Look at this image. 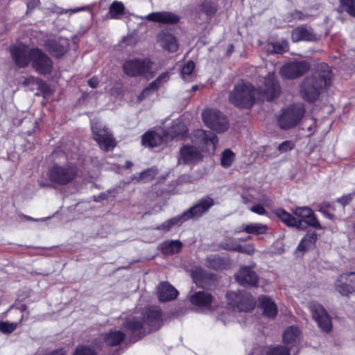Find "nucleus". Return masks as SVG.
<instances>
[{
  "label": "nucleus",
  "instance_id": "1",
  "mask_svg": "<svg viewBox=\"0 0 355 355\" xmlns=\"http://www.w3.org/2000/svg\"><path fill=\"white\" fill-rule=\"evenodd\" d=\"M257 89L252 84L241 81L230 93V101L239 107H250L256 101H272L280 93V87L274 72L262 77Z\"/></svg>",
  "mask_w": 355,
  "mask_h": 355
},
{
  "label": "nucleus",
  "instance_id": "2",
  "mask_svg": "<svg viewBox=\"0 0 355 355\" xmlns=\"http://www.w3.org/2000/svg\"><path fill=\"white\" fill-rule=\"evenodd\" d=\"M191 141L193 145H184L180 148L179 164L193 165L202 161L201 151L214 152L218 140L213 132L198 129L193 132Z\"/></svg>",
  "mask_w": 355,
  "mask_h": 355
},
{
  "label": "nucleus",
  "instance_id": "3",
  "mask_svg": "<svg viewBox=\"0 0 355 355\" xmlns=\"http://www.w3.org/2000/svg\"><path fill=\"white\" fill-rule=\"evenodd\" d=\"M162 314L158 306H149L139 315L128 317L123 328L132 335V341L142 338L147 332L156 331L162 325Z\"/></svg>",
  "mask_w": 355,
  "mask_h": 355
},
{
  "label": "nucleus",
  "instance_id": "4",
  "mask_svg": "<svg viewBox=\"0 0 355 355\" xmlns=\"http://www.w3.org/2000/svg\"><path fill=\"white\" fill-rule=\"evenodd\" d=\"M331 79L332 73L329 66L326 63H320L300 84V94L302 98L309 103L316 101L331 86Z\"/></svg>",
  "mask_w": 355,
  "mask_h": 355
},
{
  "label": "nucleus",
  "instance_id": "5",
  "mask_svg": "<svg viewBox=\"0 0 355 355\" xmlns=\"http://www.w3.org/2000/svg\"><path fill=\"white\" fill-rule=\"evenodd\" d=\"M214 204V201L211 198L208 196L203 198L189 209L185 211L179 216L166 220L162 225L156 227L155 229L164 232H168L173 227L180 226L184 221L190 218L200 217L211 207H212Z\"/></svg>",
  "mask_w": 355,
  "mask_h": 355
},
{
  "label": "nucleus",
  "instance_id": "6",
  "mask_svg": "<svg viewBox=\"0 0 355 355\" xmlns=\"http://www.w3.org/2000/svg\"><path fill=\"white\" fill-rule=\"evenodd\" d=\"M78 175L76 164L67 162L64 164H54L48 171V177L51 182L65 185L73 181Z\"/></svg>",
  "mask_w": 355,
  "mask_h": 355
},
{
  "label": "nucleus",
  "instance_id": "7",
  "mask_svg": "<svg viewBox=\"0 0 355 355\" xmlns=\"http://www.w3.org/2000/svg\"><path fill=\"white\" fill-rule=\"evenodd\" d=\"M123 73L130 77H144L150 78L153 76V62L148 58H132L127 60L123 64Z\"/></svg>",
  "mask_w": 355,
  "mask_h": 355
},
{
  "label": "nucleus",
  "instance_id": "8",
  "mask_svg": "<svg viewBox=\"0 0 355 355\" xmlns=\"http://www.w3.org/2000/svg\"><path fill=\"white\" fill-rule=\"evenodd\" d=\"M228 304L239 312H250L255 306L254 297L246 291H231L226 295Z\"/></svg>",
  "mask_w": 355,
  "mask_h": 355
},
{
  "label": "nucleus",
  "instance_id": "9",
  "mask_svg": "<svg viewBox=\"0 0 355 355\" xmlns=\"http://www.w3.org/2000/svg\"><path fill=\"white\" fill-rule=\"evenodd\" d=\"M202 117L205 124L214 131L222 132L229 128L227 119L217 110L206 108L202 111Z\"/></svg>",
  "mask_w": 355,
  "mask_h": 355
},
{
  "label": "nucleus",
  "instance_id": "10",
  "mask_svg": "<svg viewBox=\"0 0 355 355\" xmlns=\"http://www.w3.org/2000/svg\"><path fill=\"white\" fill-rule=\"evenodd\" d=\"M91 124L93 137L100 148L105 151L112 150L116 146V141L108 128H101V125L94 121H92Z\"/></svg>",
  "mask_w": 355,
  "mask_h": 355
},
{
  "label": "nucleus",
  "instance_id": "11",
  "mask_svg": "<svg viewBox=\"0 0 355 355\" xmlns=\"http://www.w3.org/2000/svg\"><path fill=\"white\" fill-rule=\"evenodd\" d=\"M304 110L301 105H293L284 110L278 119L281 128L288 129L296 125L302 119Z\"/></svg>",
  "mask_w": 355,
  "mask_h": 355
},
{
  "label": "nucleus",
  "instance_id": "12",
  "mask_svg": "<svg viewBox=\"0 0 355 355\" xmlns=\"http://www.w3.org/2000/svg\"><path fill=\"white\" fill-rule=\"evenodd\" d=\"M32 67L40 74H49L53 69L51 59L41 49H33L29 53Z\"/></svg>",
  "mask_w": 355,
  "mask_h": 355
},
{
  "label": "nucleus",
  "instance_id": "13",
  "mask_svg": "<svg viewBox=\"0 0 355 355\" xmlns=\"http://www.w3.org/2000/svg\"><path fill=\"white\" fill-rule=\"evenodd\" d=\"M309 309L318 327L325 332H329L332 328L331 319L324 308L315 302H310Z\"/></svg>",
  "mask_w": 355,
  "mask_h": 355
},
{
  "label": "nucleus",
  "instance_id": "14",
  "mask_svg": "<svg viewBox=\"0 0 355 355\" xmlns=\"http://www.w3.org/2000/svg\"><path fill=\"white\" fill-rule=\"evenodd\" d=\"M69 40L67 37H58L46 40L44 46L53 57L60 58L64 56L69 49Z\"/></svg>",
  "mask_w": 355,
  "mask_h": 355
},
{
  "label": "nucleus",
  "instance_id": "15",
  "mask_svg": "<svg viewBox=\"0 0 355 355\" xmlns=\"http://www.w3.org/2000/svg\"><path fill=\"white\" fill-rule=\"evenodd\" d=\"M309 69V64L306 61L291 62L284 64L279 73L283 78L293 79L304 73Z\"/></svg>",
  "mask_w": 355,
  "mask_h": 355
},
{
  "label": "nucleus",
  "instance_id": "16",
  "mask_svg": "<svg viewBox=\"0 0 355 355\" xmlns=\"http://www.w3.org/2000/svg\"><path fill=\"white\" fill-rule=\"evenodd\" d=\"M235 279L240 285L246 287L257 286L259 281L257 273L250 266L241 268L239 271L235 274Z\"/></svg>",
  "mask_w": 355,
  "mask_h": 355
},
{
  "label": "nucleus",
  "instance_id": "17",
  "mask_svg": "<svg viewBox=\"0 0 355 355\" xmlns=\"http://www.w3.org/2000/svg\"><path fill=\"white\" fill-rule=\"evenodd\" d=\"M139 18L163 24H173L180 21V17L177 14L169 11L153 12Z\"/></svg>",
  "mask_w": 355,
  "mask_h": 355
},
{
  "label": "nucleus",
  "instance_id": "18",
  "mask_svg": "<svg viewBox=\"0 0 355 355\" xmlns=\"http://www.w3.org/2000/svg\"><path fill=\"white\" fill-rule=\"evenodd\" d=\"M30 52L31 50H28L22 44H15L10 49L12 57L16 64L19 67H26L31 61Z\"/></svg>",
  "mask_w": 355,
  "mask_h": 355
},
{
  "label": "nucleus",
  "instance_id": "19",
  "mask_svg": "<svg viewBox=\"0 0 355 355\" xmlns=\"http://www.w3.org/2000/svg\"><path fill=\"white\" fill-rule=\"evenodd\" d=\"M350 275L351 272L343 273L334 282V289L343 296H347L354 292Z\"/></svg>",
  "mask_w": 355,
  "mask_h": 355
},
{
  "label": "nucleus",
  "instance_id": "20",
  "mask_svg": "<svg viewBox=\"0 0 355 355\" xmlns=\"http://www.w3.org/2000/svg\"><path fill=\"white\" fill-rule=\"evenodd\" d=\"M157 42L164 50L175 52L178 49V43L175 37L166 31H160L157 35Z\"/></svg>",
  "mask_w": 355,
  "mask_h": 355
},
{
  "label": "nucleus",
  "instance_id": "21",
  "mask_svg": "<svg viewBox=\"0 0 355 355\" xmlns=\"http://www.w3.org/2000/svg\"><path fill=\"white\" fill-rule=\"evenodd\" d=\"M178 294V290L167 282L160 283L157 287V295L161 302L174 300L177 298Z\"/></svg>",
  "mask_w": 355,
  "mask_h": 355
},
{
  "label": "nucleus",
  "instance_id": "22",
  "mask_svg": "<svg viewBox=\"0 0 355 355\" xmlns=\"http://www.w3.org/2000/svg\"><path fill=\"white\" fill-rule=\"evenodd\" d=\"M274 213L281 220V221L287 226L295 227L297 229L302 230L306 229L304 220H298L299 219L293 216L284 209L278 208L274 211Z\"/></svg>",
  "mask_w": 355,
  "mask_h": 355
},
{
  "label": "nucleus",
  "instance_id": "23",
  "mask_svg": "<svg viewBox=\"0 0 355 355\" xmlns=\"http://www.w3.org/2000/svg\"><path fill=\"white\" fill-rule=\"evenodd\" d=\"M234 241L235 239L232 238L225 239L220 242V247L225 250L236 251L249 255L252 254L255 252L253 244L242 245L234 243Z\"/></svg>",
  "mask_w": 355,
  "mask_h": 355
},
{
  "label": "nucleus",
  "instance_id": "24",
  "mask_svg": "<svg viewBox=\"0 0 355 355\" xmlns=\"http://www.w3.org/2000/svg\"><path fill=\"white\" fill-rule=\"evenodd\" d=\"M292 40L294 42L299 41H315L319 37L315 34L309 27L301 26L295 28L291 35Z\"/></svg>",
  "mask_w": 355,
  "mask_h": 355
},
{
  "label": "nucleus",
  "instance_id": "25",
  "mask_svg": "<svg viewBox=\"0 0 355 355\" xmlns=\"http://www.w3.org/2000/svg\"><path fill=\"white\" fill-rule=\"evenodd\" d=\"M259 306L263 315L268 318H274L277 314V306L270 297L261 295L259 297Z\"/></svg>",
  "mask_w": 355,
  "mask_h": 355
},
{
  "label": "nucleus",
  "instance_id": "26",
  "mask_svg": "<svg viewBox=\"0 0 355 355\" xmlns=\"http://www.w3.org/2000/svg\"><path fill=\"white\" fill-rule=\"evenodd\" d=\"M268 226L261 223H250L243 224L234 230V233L244 232L254 235L265 234L268 232Z\"/></svg>",
  "mask_w": 355,
  "mask_h": 355
},
{
  "label": "nucleus",
  "instance_id": "27",
  "mask_svg": "<svg viewBox=\"0 0 355 355\" xmlns=\"http://www.w3.org/2000/svg\"><path fill=\"white\" fill-rule=\"evenodd\" d=\"M212 300V295L206 291L196 292L190 296L191 304L200 308H209Z\"/></svg>",
  "mask_w": 355,
  "mask_h": 355
},
{
  "label": "nucleus",
  "instance_id": "28",
  "mask_svg": "<svg viewBox=\"0 0 355 355\" xmlns=\"http://www.w3.org/2000/svg\"><path fill=\"white\" fill-rule=\"evenodd\" d=\"M170 78V73L164 72L160 74L153 82H152L148 87L144 89L142 93L138 96L139 101H142V99L147 95L149 94L150 91H155L158 89L160 87L164 85Z\"/></svg>",
  "mask_w": 355,
  "mask_h": 355
},
{
  "label": "nucleus",
  "instance_id": "29",
  "mask_svg": "<svg viewBox=\"0 0 355 355\" xmlns=\"http://www.w3.org/2000/svg\"><path fill=\"white\" fill-rule=\"evenodd\" d=\"M301 338V331L298 327L291 326L288 327L283 334V341L291 347L297 346Z\"/></svg>",
  "mask_w": 355,
  "mask_h": 355
},
{
  "label": "nucleus",
  "instance_id": "30",
  "mask_svg": "<svg viewBox=\"0 0 355 355\" xmlns=\"http://www.w3.org/2000/svg\"><path fill=\"white\" fill-rule=\"evenodd\" d=\"M163 140V136L160 133L148 131L142 136L141 143L144 146L155 147L160 145Z\"/></svg>",
  "mask_w": 355,
  "mask_h": 355
},
{
  "label": "nucleus",
  "instance_id": "31",
  "mask_svg": "<svg viewBox=\"0 0 355 355\" xmlns=\"http://www.w3.org/2000/svg\"><path fill=\"white\" fill-rule=\"evenodd\" d=\"M125 338V334L120 330H111L103 335L105 343L108 346L119 345Z\"/></svg>",
  "mask_w": 355,
  "mask_h": 355
},
{
  "label": "nucleus",
  "instance_id": "32",
  "mask_svg": "<svg viewBox=\"0 0 355 355\" xmlns=\"http://www.w3.org/2000/svg\"><path fill=\"white\" fill-rule=\"evenodd\" d=\"M317 241V234L315 232H308L301 240L297 248V252H304L315 246Z\"/></svg>",
  "mask_w": 355,
  "mask_h": 355
},
{
  "label": "nucleus",
  "instance_id": "33",
  "mask_svg": "<svg viewBox=\"0 0 355 355\" xmlns=\"http://www.w3.org/2000/svg\"><path fill=\"white\" fill-rule=\"evenodd\" d=\"M182 243L179 240H170L163 242L161 245L162 252L165 254H173L179 252Z\"/></svg>",
  "mask_w": 355,
  "mask_h": 355
},
{
  "label": "nucleus",
  "instance_id": "34",
  "mask_svg": "<svg viewBox=\"0 0 355 355\" xmlns=\"http://www.w3.org/2000/svg\"><path fill=\"white\" fill-rule=\"evenodd\" d=\"M125 6L121 1H114L110 6L109 8V15L110 18L119 19L125 13Z\"/></svg>",
  "mask_w": 355,
  "mask_h": 355
},
{
  "label": "nucleus",
  "instance_id": "35",
  "mask_svg": "<svg viewBox=\"0 0 355 355\" xmlns=\"http://www.w3.org/2000/svg\"><path fill=\"white\" fill-rule=\"evenodd\" d=\"M205 265L214 270H222L225 268L227 261L219 256L211 255L206 259Z\"/></svg>",
  "mask_w": 355,
  "mask_h": 355
},
{
  "label": "nucleus",
  "instance_id": "36",
  "mask_svg": "<svg viewBox=\"0 0 355 355\" xmlns=\"http://www.w3.org/2000/svg\"><path fill=\"white\" fill-rule=\"evenodd\" d=\"M264 48L268 53H283L288 50V44L285 40L277 41L267 44Z\"/></svg>",
  "mask_w": 355,
  "mask_h": 355
},
{
  "label": "nucleus",
  "instance_id": "37",
  "mask_svg": "<svg viewBox=\"0 0 355 355\" xmlns=\"http://www.w3.org/2000/svg\"><path fill=\"white\" fill-rule=\"evenodd\" d=\"M338 11L339 12H346L351 17L355 18V0H340Z\"/></svg>",
  "mask_w": 355,
  "mask_h": 355
},
{
  "label": "nucleus",
  "instance_id": "38",
  "mask_svg": "<svg viewBox=\"0 0 355 355\" xmlns=\"http://www.w3.org/2000/svg\"><path fill=\"white\" fill-rule=\"evenodd\" d=\"M265 355H289L290 351L284 346L268 347L263 349Z\"/></svg>",
  "mask_w": 355,
  "mask_h": 355
},
{
  "label": "nucleus",
  "instance_id": "39",
  "mask_svg": "<svg viewBox=\"0 0 355 355\" xmlns=\"http://www.w3.org/2000/svg\"><path fill=\"white\" fill-rule=\"evenodd\" d=\"M234 153L230 149L225 150L221 155L220 164L224 168L230 167L234 160Z\"/></svg>",
  "mask_w": 355,
  "mask_h": 355
},
{
  "label": "nucleus",
  "instance_id": "40",
  "mask_svg": "<svg viewBox=\"0 0 355 355\" xmlns=\"http://www.w3.org/2000/svg\"><path fill=\"white\" fill-rule=\"evenodd\" d=\"M291 211L296 216L301 218V219H305L310 216L312 214V209L309 207H296L291 209Z\"/></svg>",
  "mask_w": 355,
  "mask_h": 355
},
{
  "label": "nucleus",
  "instance_id": "41",
  "mask_svg": "<svg viewBox=\"0 0 355 355\" xmlns=\"http://www.w3.org/2000/svg\"><path fill=\"white\" fill-rule=\"evenodd\" d=\"M298 220H304V225H306V228L308 226H311L316 230L322 229V227L321 226L318 218L315 217V215L314 214L313 211H312V214L310 215V216L306 218L305 219H299Z\"/></svg>",
  "mask_w": 355,
  "mask_h": 355
},
{
  "label": "nucleus",
  "instance_id": "42",
  "mask_svg": "<svg viewBox=\"0 0 355 355\" xmlns=\"http://www.w3.org/2000/svg\"><path fill=\"white\" fill-rule=\"evenodd\" d=\"M17 324V322H0V331L3 334H10L16 329Z\"/></svg>",
  "mask_w": 355,
  "mask_h": 355
},
{
  "label": "nucleus",
  "instance_id": "43",
  "mask_svg": "<svg viewBox=\"0 0 355 355\" xmlns=\"http://www.w3.org/2000/svg\"><path fill=\"white\" fill-rule=\"evenodd\" d=\"M194 69L195 63L193 61H189L187 64H185L182 67L181 71L182 78L187 80V78L192 74Z\"/></svg>",
  "mask_w": 355,
  "mask_h": 355
},
{
  "label": "nucleus",
  "instance_id": "44",
  "mask_svg": "<svg viewBox=\"0 0 355 355\" xmlns=\"http://www.w3.org/2000/svg\"><path fill=\"white\" fill-rule=\"evenodd\" d=\"M157 173V171L156 168H148L140 174L139 180H141L143 182H147L154 178Z\"/></svg>",
  "mask_w": 355,
  "mask_h": 355
},
{
  "label": "nucleus",
  "instance_id": "45",
  "mask_svg": "<svg viewBox=\"0 0 355 355\" xmlns=\"http://www.w3.org/2000/svg\"><path fill=\"white\" fill-rule=\"evenodd\" d=\"M73 355H96L95 351L86 346H78L76 347Z\"/></svg>",
  "mask_w": 355,
  "mask_h": 355
},
{
  "label": "nucleus",
  "instance_id": "46",
  "mask_svg": "<svg viewBox=\"0 0 355 355\" xmlns=\"http://www.w3.org/2000/svg\"><path fill=\"white\" fill-rule=\"evenodd\" d=\"M201 9L207 17L212 15L216 12V7L212 3L209 1L203 2L201 5Z\"/></svg>",
  "mask_w": 355,
  "mask_h": 355
},
{
  "label": "nucleus",
  "instance_id": "47",
  "mask_svg": "<svg viewBox=\"0 0 355 355\" xmlns=\"http://www.w3.org/2000/svg\"><path fill=\"white\" fill-rule=\"evenodd\" d=\"M187 132L186 126L182 123H175L174 126L171 128V132L174 133V137L175 136H182L184 137V134Z\"/></svg>",
  "mask_w": 355,
  "mask_h": 355
},
{
  "label": "nucleus",
  "instance_id": "48",
  "mask_svg": "<svg viewBox=\"0 0 355 355\" xmlns=\"http://www.w3.org/2000/svg\"><path fill=\"white\" fill-rule=\"evenodd\" d=\"M294 144L291 141H285L279 145L277 149L279 153H286L294 148Z\"/></svg>",
  "mask_w": 355,
  "mask_h": 355
},
{
  "label": "nucleus",
  "instance_id": "49",
  "mask_svg": "<svg viewBox=\"0 0 355 355\" xmlns=\"http://www.w3.org/2000/svg\"><path fill=\"white\" fill-rule=\"evenodd\" d=\"M204 271L201 268L196 267L192 271V277L196 284H200V279L202 277Z\"/></svg>",
  "mask_w": 355,
  "mask_h": 355
},
{
  "label": "nucleus",
  "instance_id": "50",
  "mask_svg": "<svg viewBox=\"0 0 355 355\" xmlns=\"http://www.w3.org/2000/svg\"><path fill=\"white\" fill-rule=\"evenodd\" d=\"M355 196V191L352 193L347 195H345L342 196L341 198H338L337 200V202L341 204L343 206H345L346 205L349 204L353 199L354 196Z\"/></svg>",
  "mask_w": 355,
  "mask_h": 355
},
{
  "label": "nucleus",
  "instance_id": "51",
  "mask_svg": "<svg viewBox=\"0 0 355 355\" xmlns=\"http://www.w3.org/2000/svg\"><path fill=\"white\" fill-rule=\"evenodd\" d=\"M250 210L259 215H266V211L261 205H255L250 208Z\"/></svg>",
  "mask_w": 355,
  "mask_h": 355
},
{
  "label": "nucleus",
  "instance_id": "52",
  "mask_svg": "<svg viewBox=\"0 0 355 355\" xmlns=\"http://www.w3.org/2000/svg\"><path fill=\"white\" fill-rule=\"evenodd\" d=\"M27 5V12H30L32 9H33L38 3H40V0H24Z\"/></svg>",
  "mask_w": 355,
  "mask_h": 355
},
{
  "label": "nucleus",
  "instance_id": "53",
  "mask_svg": "<svg viewBox=\"0 0 355 355\" xmlns=\"http://www.w3.org/2000/svg\"><path fill=\"white\" fill-rule=\"evenodd\" d=\"M292 17L295 19H300V20L304 19L305 18V16L304 15V14L302 12L298 11V10H295L292 13Z\"/></svg>",
  "mask_w": 355,
  "mask_h": 355
},
{
  "label": "nucleus",
  "instance_id": "54",
  "mask_svg": "<svg viewBox=\"0 0 355 355\" xmlns=\"http://www.w3.org/2000/svg\"><path fill=\"white\" fill-rule=\"evenodd\" d=\"M35 82H37V79L33 76H30L24 79V84L25 85H28L29 84L34 83Z\"/></svg>",
  "mask_w": 355,
  "mask_h": 355
},
{
  "label": "nucleus",
  "instance_id": "55",
  "mask_svg": "<svg viewBox=\"0 0 355 355\" xmlns=\"http://www.w3.org/2000/svg\"><path fill=\"white\" fill-rule=\"evenodd\" d=\"M98 79L94 77L90 78L88 80V85L92 88L96 87L98 85Z\"/></svg>",
  "mask_w": 355,
  "mask_h": 355
},
{
  "label": "nucleus",
  "instance_id": "56",
  "mask_svg": "<svg viewBox=\"0 0 355 355\" xmlns=\"http://www.w3.org/2000/svg\"><path fill=\"white\" fill-rule=\"evenodd\" d=\"M319 211L327 218H329V219H333L334 218V216L333 214L327 212V211H325L323 208H320L319 209Z\"/></svg>",
  "mask_w": 355,
  "mask_h": 355
},
{
  "label": "nucleus",
  "instance_id": "57",
  "mask_svg": "<svg viewBox=\"0 0 355 355\" xmlns=\"http://www.w3.org/2000/svg\"><path fill=\"white\" fill-rule=\"evenodd\" d=\"M86 9H87V7H79V8H76L73 9V10H66V12H69L70 14H72V13H75V12H80V11H82V10H85Z\"/></svg>",
  "mask_w": 355,
  "mask_h": 355
},
{
  "label": "nucleus",
  "instance_id": "58",
  "mask_svg": "<svg viewBox=\"0 0 355 355\" xmlns=\"http://www.w3.org/2000/svg\"><path fill=\"white\" fill-rule=\"evenodd\" d=\"M351 282L354 287V292H355V272H351Z\"/></svg>",
  "mask_w": 355,
  "mask_h": 355
},
{
  "label": "nucleus",
  "instance_id": "59",
  "mask_svg": "<svg viewBox=\"0 0 355 355\" xmlns=\"http://www.w3.org/2000/svg\"><path fill=\"white\" fill-rule=\"evenodd\" d=\"M25 218L28 220H33V221H44L46 220V218H39V219H35L30 216H25Z\"/></svg>",
  "mask_w": 355,
  "mask_h": 355
},
{
  "label": "nucleus",
  "instance_id": "60",
  "mask_svg": "<svg viewBox=\"0 0 355 355\" xmlns=\"http://www.w3.org/2000/svg\"><path fill=\"white\" fill-rule=\"evenodd\" d=\"M38 182H39L40 185L42 187H49V184L44 182L42 180H40Z\"/></svg>",
  "mask_w": 355,
  "mask_h": 355
},
{
  "label": "nucleus",
  "instance_id": "61",
  "mask_svg": "<svg viewBox=\"0 0 355 355\" xmlns=\"http://www.w3.org/2000/svg\"><path fill=\"white\" fill-rule=\"evenodd\" d=\"M243 203L245 204H248V202H250V199L244 196H243Z\"/></svg>",
  "mask_w": 355,
  "mask_h": 355
},
{
  "label": "nucleus",
  "instance_id": "62",
  "mask_svg": "<svg viewBox=\"0 0 355 355\" xmlns=\"http://www.w3.org/2000/svg\"><path fill=\"white\" fill-rule=\"evenodd\" d=\"M132 166V163L131 162L127 161L125 162V167L127 168H130Z\"/></svg>",
  "mask_w": 355,
  "mask_h": 355
},
{
  "label": "nucleus",
  "instance_id": "63",
  "mask_svg": "<svg viewBox=\"0 0 355 355\" xmlns=\"http://www.w3.org/2000/svg\"><path fill=\"white\" fill-rule=\"evenodd\" d=\"M347 63H349L351 65L355 66V61L350 58V61L347 60Z\"/></svg>",
  "mask_w": 355,
  "mask_h": 355
},
{
  "label": "nucleus",
  "instance_id": "64",
  "mask_svg": "<svg viewBox=\"0 0 355 355\" xmlns=\"http://www.w3.org/2000/svg\"><path fill=\"white\" fill-rule=\"evenodd\" d=\"M130 40V37H124L123 38V42H125L127 44H130V42H129Z\"/></svg>",
  "mask_w": 355,
  "mask_h": 355
}]
</instances>
